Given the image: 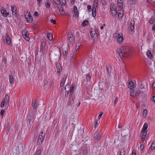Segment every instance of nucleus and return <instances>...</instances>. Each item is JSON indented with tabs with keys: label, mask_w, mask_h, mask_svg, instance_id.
Segmentation results:
<instances>
[{
	"label": "nucleus",
	"mask_w": 155,
	"mask_h": 155,
	"mask_svg": "<svg viewBox=\"0 0 155 155\" xmlns=\"http://www.w3.org/2000/svg\"><path fill=\"white\" fill-rule=\"evenodd\" d=\"M132 51V48L129 46H123L119 49L118 54L121 58H127L130 55Z\"/></svg>",
	"instance_id": "f257e3e1"
},
{
	"label": "nucleus",
	"mask_w": 155,
	"mask_h": 155,
	"mask_svg": "<svg viewBox=\"0 0 155 155\" xmlns=\"http://www.w3.org/2000/svg\"><path fill=\"white\" fill-rule=\"evenodd\" d=\"M148 127V124L147 123L145 122L143 127L140 131V137L142 139H145L147 137V129Z\"/></svg>",
	"instance_id": "f03ea898"
},
{
	"label": "nucleus",
	"mask_w": 155,
	"mask_h": 155,
	"mask_svg": "<svg viewBox=\"0 0 155 155\" xmlns=\"http://www.w3.org/2000/svg\"><path fill=\"white\" fill-rule=\"evenodd\" d=\"M45 137V134L42 132L39 135L37 141V143L39 145H41L43 142Z\"/></svg>",
	"instance_id": "7ed1b4c3"
},
{
	"label": "nucleus",
	"mask_w": 155,
	"mask_h": 155,
	"mask_svg": "<svg viewBox=\"0 0 155 155\" xmlns=\"http://www.w3.org/2000/svg\"><path fill=\"white\" fill-rule=\"evenodd\" d=\"M25 15L26 20L28 22L30 23L32 21V17L29 12H27Z\"/></svg>",
	"instance_id": "20e7f679"
},
{
	"label": "nucleus",
	"mask_w": 155,
	"mask_h": 155,
	"mask_svg": "<svg viewBox=\"0 0 155 155\" xmlns=\"http://www.w3.org/2000/svg\"><path fill=\"white\" fill-rule=\"evenodd\" d=\"M115 35H116V36H117V41L119 43H122L124 39L123 37V34L121 33L119 34L116 33H115Z\"/></svg>",
	"instance_id": "39448f33"
},
{
	"label": "nucleus",
	"mask_w": 155,
	"mask_h": 155,
	"mask_svg": "<svg viewBox=\"0 0 155 155\" xmlns=\"http://www.w3.org/2000/svg\"><path fill=\"white\" fill-rule=\"evenodd\" d=\"M151 59H145L144 60L146 65L150 69H151L152 68L153 66L152 63Z\"/></svg>",
	"instance_id": "423d86ee"
},
{
	"label": "nucleus",
	"mask_w": 155,
	"mask_h": 155,
	"mask_svg": "<svg viewBox=\"0 0 155 155\" xmlns=\"http://www.w3.org/2000/svg\"><path fill=\"white\" fill-rule=\"evenodd\" d=\"M90 35L91 37L92 38L94 39L96 37H97V35L96 29H91L90 31Z\"/></svg>",
	"instance_id": "0eeeda50"
},
{
	"label": "nucleus",
	"mask_w": 155,
	"mask_h": 155,
	"mask_svg": "<svg viewBox=\"0 0 155 155\" xmlns=\"http://www.w3.org/2000/svg\"><path fill=\"white\" fill-rule=\"evenodd\" d=\"M27 31L26 30H24L22 32V35L23 37L26 41H29L30 38L27 35Z\"/></svg>",
	"instance_id": "6e6552de"
},
{
	"label": "nucleus",
	"mask_w": 155,
	"mask_h": 155,
	"mask_svg": "<svg viewBox=\"0 0 155 155\" xmlns=\"http://www.w3.org/2000/svg\"><path fill=\"white\" fill-rule=\"evenodd\" d=\"M119 0H117V6L119 8V10L120 11H121L123 9V2L121 0H120V2H119Z\"/></svg>",
	"instance_id": "1a4fd4ad"
},
{
	"label": "nucleus",
	"mask_w": 155,
	"mask_h": 155,
	"mask_svg": "<svg viewBox=\"0 0 155 155\" xmlns=\"http://www.w3.org/2000/svg\"><path fill=\"white\" fill-rule=\"evenodd\" d=\"M95 140H99L101 137V134H99L98 131H96L94 134Z\"/></svg>",
	"instance_id": "9d476101"
},
{
	"label": "nucleus",
	"mask_w": 155,
	"mask_h": 155,
	"mask_svg": "<svg viewBox=\"0 0 155 155\" xmlns=\"http://www.w3.org/2000/svg\"><path fill=\"white\" fill-rule=\"evenodd\" d=\"M67 77L68 75L67 74H65L64 75V77L61 80V82L60 83L61 86L62 87L64 85Z\"/></svg>",
	"instance_id": "9b49d317"
},
{
	"label": "nucleus",
	"mask_w": 155,
	"mask_h": 155,
	"mask_svg": "<svg viewBox=\"0 0 155 155\" xmlns=\"http://www.w3.org/2000/svg\"><path fill=\"white\" fill-rule=\"evenodd\" d=\"M5 38L6 43L8 45H11V38L9 36L8 34V33H6V35Z\"/></svg>",
	"instance_id": "f8f14e48"
},
{
	"label": "nucleus",
	"mask_w": 155,
	"mask_h": 155,
	"mask_svg": "<svg viewBox=\"0 0 155 155\" xmlns=\"http://www.w3.org/2000/svg\"><path fill=\"white\" fill-rule=\"evenodd\" d=\"M1 11L2 15L5 17H7L9 15V13L7 12L5 8L3 7L1 8Z\"/></svg>",
	"instance_id": "ddd939ff"
},
{
	"label": "nucleus",
	"mask_w": 155,
	"mask_h": 155,
	"mask_svg": "<svg viewBox=\"0 0 155 155\" xmlns=\"http://www.w3.org/2000/svg\"><path fill=\"white\" fill-rule=\"evenodd\" d=\"M57 74L59 76L60 75V72L62 71V67L61 65L60 64H58L57 65Z\"/></svg>",
	"instance_id": "4468645a"
},
{
	"label": "nucleus",
	"mask_w": 155,
	"mask_h": 155,
	"mask_svg": "<svg viewBox=\"0 0 155 155\" xmlns=\"http://www.w3.org/2000/svg\"><path fill=\"white\" fill-rule=\"evenodd\" d=\"M135 24V21L134 20H131L130 22V28L131 31H134V25Z\"/></svg>",
	"instance_id": "2eb2a0df"
},
{
	"label": "nucleus",
	"mask_w": 155,
	"mask_h": 155,
	"mask_svg": "<svg viewBox=\"0 0 155 155\" xmlns=\"http://www.w3.org/2000/svg\"><path fill=\"white\" fill-rule=\"evenodd\" d=\"M68 37L69 42L71 43L73 42L74 39V35L72 34H69Z\"/></svg>",
	"instance_id": "dca6fc26"
},
{
	"label": "nucleus",
	"mask_w": 155,
	"mask_h": 155,
	"mask_svg": "<svg viewBox=\"0 0 155 155\" xmlns=\"http://www.w3.org/2000/svg\"><path fill=\"white\" fill-rule=\"evenodd\" d=\"M12 10V15H15V16H17V11L15 9L16 8L15 6L13 7V6L11 7Z\"/></svg>",
	"instance_id": "f3484780"
},
{
	"label": "nucleus",
	"mask_w": 155,
	"mask_h": 155,
	"mask_svg": "<svg viewBox=\"0 0 155 155\" xmlns=\"http://www.w3.org/2000/svg\"><path fill=\"white\" fill-rule=\"evenodd\" d=\"M9 76L10 83L12 85H13L14 82L13 76L12 74L9 75Z\"/></svg>",
	"instance_id": "a211bd4d"
},
{
	"label": "nucleus",
	"mask_w": 155,
	"mask_h": 155,
	"mask_svg": "<svg viewBox=\"0 0 155 155\" xmlns=\"http://www.w3.org/2000/svg\"><path fill=\"white\" fill-rule=\"evenodd\" d=\"M3 101L5 102L6 104H8L9 101V97L8 94H6L5 95Z\"/></svg>",
	"instance_id": "6ab92c4d"
},
{
	"label": "nucleus",
	"mask_w": 155,
	"mask_h": 155,
	"mask_svg": "<svg viewBox=\"0 0 155 155\" xmlns=\"http://www.w3.org/2000/svg\"><path fill=\"white\" fill-rule=\"evenodd\" d=\"M79 47L77 48L76 47L75 48V50H74L73 51H72L70 54V57L73 58L75 57L76 53L77 50L78 49Z\"/></svg>",
	"instance_id": "aec40b11"
},
{
	"label": "nucleus",
	"mask_w": 155,
	"mask_h": 155,
	"mask_svg": "<svg viewBox=\"0 0 155 155\" xmlns=\"http://www.w3.org/2000/svg\"><path fill=\"white\" fill-rule=\"evenodd\" d=\"M155 149V143L153 142L151 144L149 149V151L150 152H153Z\"/></svg>",
	"instance_id": "412c9836"
},
{
	"label": "nucleus",
	"mask_w": 155,
	"mask_h": 155,
	"mask_svg": "<svg viewBox=\"0 0 155 155\" xmlns=\"http://www.w3.org/2000/svg\"><path fill=\"white\" fill-rule=\"evenodd\" d=\"M128 87L129 89L134 88V83L130 81L128 83Z\"/></svg>",
	"instance_id": "4be33fe9"
},
{
	"label": "nucleus",
	"mask_w": 155,
	"mask_h": 155,
	"mask_svg": "<svg viewBox=\"0 0 155 155\" xmlns=\"http://www.w3.org/2000/svg\"><path fill=\"white\" fill-rule=\"evenodd\" d=\"M74 90V85L72 84V85L69 89V94L71 96H72V94Z\"/></svg>",
	"instance_id": "5701e85b"
},
{
	"label": "nucleus",
	"mask_w": 155,
	"mask_h": 155,
	"mask_svg": "<svg viewBox=\"0 0 155 155\" xmlns=\"http://www.w3.org/2000/svg\"><path fill=\"white\" fill-rule=\"evenodd\" d=\"M130 95L132 96H134L136 95V93L135 91L134 90V88L130 89Z\"/></svg>",
	"instance_id": "b1692460"
},
{
	"label": "nucleus",
	"mask_w": 155,
	"mask_h": 155,
	"mask_svg": "<svg viewBox=\"0 0 155 155\" xmlns=\"http://www.w3.org/2000/svg\"><path fill=\"white\" fill-rule=\"evenodd\" d=\"M58 9L59 12V13L58 14H61V15L63 14L64 11L63 10V8L61 6H60V7H58Z\"/></svg>",
	"instance_id": "393cba45"
},
{
	"label": "nucleus",
	"mask_w": 155,
	"mask_h": 155,
	"mask_svg": "<svg viewBox=\"0 0 155 155\" xmlns=\"http://www.w3.org/2000/svg\"><path fill=\"white\" fill-rule=\"evenodd\" d=\"M73 9L74 11L75 15L77 17L79 15V13L78 12V8L76 6H74L73 7Z\"/></svg>",
	"instance_id": "a878e982"
},
{
	"label": "nucleus",
	"mask_w": 155,
	"mask_h": 155,
	"mask_svg": "<svg viewBox=\"0 0 155 155\" xmlns=\"http://www.w3.org/2000/svg\"><path fill=\"white\" fill-rule=\"evenodd\" d=\"M147 55L149 58H152L153 57V55L150 50H148L147 52Z\"/></svg>",
	"instance_id": "bb28decb"
},
{
	"label": "nucleus",
	"mask_w": 155,
	"mask_h": 155,
	"mask_svg": "<svg viewBox=\"0 0 155 155\" xmlns=\"http://www.w3.org/2000/svg\"><path fill=\"white\" fill-rule=\"evenodd\" d=\"M32 106L33 109H37V104L35 101H32Z\"/></svg>",
	"instance_id": "cd10ccee"
},
{
	"label": "nucleus",
	"mask_w": 155,
	"mask_h": 155,
	"mask_svg": "<svg viewBox=\"0 0 155 155\" xmlns=\"http://www.w3.org/2000/svg\"><path fill=\"white\" fill-rule=\"evenodd\" d=\"M125 150L124 148H122L120 151L119 155H125Z\"/></svg>",
	"instance_id": "c85d7f7f"
},
{
	"label": "nucleus",
	"mask_w": 155,
	"mask_h": 155,
	"mask_svg": "<svg viewBox=\"0 0 155 155\" xmlns=\"http://www.w3.org/2000/svg\"><path fill=\"white\" fill-rule=\"evenodd\" d=\"M97 3L98 1L97 0H94V3H93V6L94 7L93 8H96L97 7Z\"/></svg>",
	"instance_id": "c756f323"
},
{
	"label": "nucleus",
	"mask_w": 155,
	"mask_h": 155,
	"mask_svg": "<svg viewBox=\"0 0 155 155\" xmlns=\"http://www.w3.org/2000/svg\"><path fill=\"white\" fill-rule=\"evenodd\" d=\"M110 8L111 11H114L116 9L115 5L113 4H110Z\"/></svg>",
	"instance_id": "7c9ffc66"
},
{
	"label": "nucleus",
	"mask_w": 155,
	"mask_h": 155,
	"mask_svg": "<svg viewBox=\"0 0 155 155\" xmlns=\"http://www.w3.org/2000/svg\"><path fill=\"white\" fill-rule=\"evenodd\" d=\"M96 8H93L92 15L94 17H95L96 16Z\"/></svg>",
	"instance_id": "2f4dec72"
},
{
	"label": "nucleus",
	"mask_w": 155,
	"mask_h": 155,
	"mask_svg": "<svg viewBox=\"0 0 155 155\" xmlns=\"http://www.w3.org/2000/svg\"><path fill=\"white\" fill-rule=\"evenodd\" d=\"M88 21L87 20H84L82 23V25L83 26H84L87 25L88 24Z\"/></svg>",
	"instance_id": "473e14b6"
},
{
	"label": "nucleus",
	"mask_w": 155,
	"mask_h": 155,
	"mask_svg": "<svg viewBox=\"0 0 155 155\" xmlns=\"http://www.w3.org/2000/svg\"><path fill=\"white\" fill-rule=\"evenodd\" d=\"M53 35L51 33H49L47 35V37L49 40H51L53 38Z\"/></svg>",
	"instance_id": "72a5a7b5"
},
{
	"label": "nucleus",
	"mask_w": 155,
	"mask_h": 155,
	"mask_svg": "<svg viewBox=\"0 0 155 155\" xmlns=\"http://www.w3.org/2000/svg\"><path fill=\"white\" fill-rule=\"evenodd\" d=\"M41 153V150L40 149H37L34 155H40Z\"/></svg>",
	"instance_id": "f704fd0d"
},
{
	"label": "nucleus",
	"mask_w": 155,
	"mask_h": 155,
	"mask_svg": "<svg viewBox=\"0 0 155 155\" xmlns=\"http://www.w3.org/2000/svg\"><path fill=\"white\" fill-rule=\"evenodd\" d=\"M147 109H144V110H143V116H144V117H146L147 115Z\"/></svg>",
	"instance_id": "c9c22d12"
},
{
	"label": "nucleus",
	"mask_w": 155,
	"mask_h": 155,
	"mask_svg": "<svg viewBox=\"0 0 155 155\" xmlns=\"http://www.w3.org/2000/svg\"><path fill=\"white\" fill-rule=\"evenodd\" d=\"M5 110L3 109H2L0 112V114L1 115L2 117H3L4 116V114L5 112Z\"/></svg>",
	"instance_id": "e433bc0d"
},
{
	"label": "nucleus",
	"mask_w": 155,
	"mask_h": 155,
	"mask_svg": "<svg viewBox=\"0 0 155 155\" xmlns=\"http://www.w3.org/2000/svg\"><path fill=\"white\" fill-rule=\"evenodd\" d=\"M111 11L112 12L113 15L114 16H116L117 14V9H116L114 11Z\"/></svg>",
	"instance_id": "4c0bfd02"
},
{
	"label": "nucleus",
	"mask_w": 155,
	"mask_h": 155,
	"mask_svg": "<svg viewBox=\"0 0 155 155\" xmlns=\"http://www.w3.org/2000/svg\"><path fill=\"white\" fill-rule=\"evenodd\" d=\"M91 78V76L88 74L86 77V80L87 81H89Z\"/></svg>",
	"instance_id": "58836bf2"
},
{
	"label": "nucleus",
	"mask_w": 155,
	"mask_h": 155,
	"mask_svg": "<svg viewBox=\"0 0 155 155\" xmlns=\"http://www.w3.org/2000/svg\"><path fill=\"white\" fill-rule=\"evenodd\" d=\"M121 12H119L118 13V16L119 17H122L123 15V14L124 13L123 12V10H122Z\"/></svg>",
	"instance_id": "ea45409f"
},
{
	"label": "nucleus",
	"mask_w": 155,
	"mask_h": 155,
	"mask_svg": "<svg viewBox=\"0 0 155 155\" xmlns=\"http://www.w3.org/2000/svg\"><path fill=\"white\" fill-rule=\"evenodd\" d=\"M46 6L47 8H49L50 6V3L49 2H47L45 3Z\"/></svg>",
	"instance_id": "a19ab883"
},
{
	"label": "nucleus",
	"mask_w": 155,
	"mask_h": 155,
	"mask_svg": "<svg viewBox=\"0 0 155 155\" xmlns=\"http://www.w3.org/2000/svg\"><path fill=\"white\" fill-rule=\"evenodd\" d=\"M118 102V97H115V100L114 102V104L115 105Z\"/></svg>",
	"instance_id": "79ce46f5"
},
{
	"label": "nucleus",
	"mask_w": 155,
	"mask_h": 155,
	"mask_svg": "<svg viewBox=\"0 0 155 155\" xmlns=\"http://www.w3.org/2000/svg\"><path fill=\"white\" fill-rule=\"evenodd\" d=\"M5 102L2 101V102L1 104V107L2 108H3L4 107L5 105Z\"/></svg>",
	"instance_id": "37998d69"
},
{
	"label": "nucleus",
	"mask_w": 155,
	"mask_h": 155,
	"mask_svg": "<svg viewBox=\"0 0 155 155\" xmlns=\"http://www.w3.org/2000/svg\"><path fill=\"white\" fill-rule=\"evenodd\" d=\"M154 20L153 18H151L149 20V23L153 24L154 23Z\"/></svg>",
	"instance_id": "c03bdc74"
},
{
	"label": "nucleus",
	"mask_w": 155,
	"mask_h": 155,
	"mask_svg": "<svg viewBox=\"0 0 155 155\" xmlns=\"http://www.w3.org/2000/svg\"><path fill=\"white\" fill-rule=\"evenodd\" d=\"M144 147V145L143 144H141L140 145V148L141 151H142Z\"/></svg>",
	"instance_id": "a18cd8bd"
},
{
	"label": "nucleus",
	"mask_w": 155,
	"mask_h": 155,
	"mask_svg": "<svg viewBox=\"0 0 155 155\" xmlns=\"http://www.w3.org/2000/svg\"><path fill=\"white\" fill-rule=\"evenodd\" d=\"M54 3L57 4H58L60 2V0H53Z\"/></svg>",
	"instance_id": "49530a36"
},
{
	"label": "nucleus",
	"mask_w": 155,
	"mask_h": 155,
	"mask_svg": "<svg viewBox=\"0 0 155 155\" xmlns=\"http://www.w3.org/2000/svg\"><path fill=\"white\" fill-rule=\"evenodd\" d=\"M70 87V86L69 84H67L65 87V91H67V88H68L69 87Z\"/></svg>",
	"instance_id": "de8ad7c7"
},
{
	"label": "nucleus",
	"mask_w": 155,
	"mask_h": 155,
	"mask_svg": "<svg viewBox=\"0 0 155 155\" xmlns=\"http://www.w3.org/2000/svg\"><path fill=\"white\" fill-rule=\"evenodd\" d=\"M67 51L65 50L64 51V52L63 53V55L64 57H66L67 55Z\"/></svg>",
	"instance_id": "09e8293b"
},
{
	"label": "nucleus",
	"mask_w": 155,
	"mask_h": 155,
	"mask_svg": "<svg viewBox=\"0 0 155 155\" xmlns=\"http://www.w3.org/2000/svg\"><path fill=\"white\" fill-rule=\"evenodd\" d=\"M51 22L54 24H55L56 23V21L55 20L51 19Z\"/></svg>",
	"instance_id": "8fccbe9b"
},
{
	"label": "nucleus",
	"mask_w": 155,
	"mask_h": 155,
	"mask_svg": "<svg viewBox=\"0 0 155 155\" xmlns=\"http://www.w3.org/2000/svg\"><path fill=\"white\" fill-rule=\"evenodd\" d=\"M152 30L153 31L155 32V23L152 26Z\"/></svg>",
	"instance_id": "3c124183"
},
{
	"label": "nucleus",
	"mask_w": 155,
	"mask_h": 155,
	"mask_svg": "<svg viewBox=\"0 0 155 155\" xmlns=\"http://www.w3.org/2000/svg\"><path fill=\"white\" fill-rule=\"evenodd\" d=\"M34 15H35V16H38V15H39L38 12H35L34 13Z\"/></svg>",
	"instance_id": "603ef678"
},
{
	"label": "nucleus",
	"mask_w": 155,
	"mask_h": 155,
	"mask_svg": "<svg viewBox=\"0 0 155 155\" xmlns=\"http://www.w3.org/2000/svg\"><path fill=\"white\" fill-rule=\"evenodd\" d=\"M103 113L102 112H101L99 115V116H98V117H99V118H100L101 117V116H102V115H103Z\"/></svg>",
	"instance_id": "864d4df0"
},
{
	"label": "nucleus",
	"mask_w": 155,
	"mask_h": 155,
	"mask_svg": "<svg viewBox=\"0 0 155 155\" xmlns=\"http://www.w3.org/2000/svg\"><path fill=\"white\" fill-rule=\"evenodd\" d=\"M132 155H136L135 151H134V150L133 151Z\"/></svg>",
	"instance_id": "5fc2aeb1"
},
{
	"label": "nucleus",
	"mask_w": 155,
	"mask_h": 155,
	"mask_svg": "<svg viewBox=\"0 0 155 155\" xmlns=\"http://www.w3.org/2000/svg\"><path fill=\"white\" fill-rule=\"evenodd\" d=\"M87 8L88 10H90L91 9V6L90 5H88L87 6Z\"/></svg>",
	"instance_id": "6e6d98bb"
},
{
	"label": "nucleus",
	"mask_w": 155,
	"mask_h": 155,
	"mask_svg": "<svg viewBox=\"0 0 155 155\" xmlns=\"http://www.w3.org/2000/svg\"><path fill=\"white\" fill-rule=\"evenodd\" d=\"M97 122H98L97 120H96L95 121V127H96V125H97Z\"/></svg>",
	"instance_id": "4d7b16f0"
},
{
	"label": "nucleus",
	"mask_w": 155,
	"mask_h": 155,
	"mask_svg": "<svg viewBox=\"0 0 155 155\" xmlns=\"http://www.w3.org/2000/svg\"><path fill=\"white\" fill-rule=\"evenodd\" d=\"M153 100L154 103L155 104V96H153Z\"/></svg>",
	"instance_id": "13d9d810"
},
{
	"label": "nucleus",
	"mask_w": 155,
	"mask_h": 155,
	"mask_svg": "<svg viewBox=\"0 0 155 155\" xmlns=\"http://www.w3.org/2000/svg\"><path fill=\"white\" fill-rule=\"evenodd\" d=\"M152 87L153 88L155 87V83H153Z\"/></svg>",
	"instance_id": "bf43d9fd"
},
{
	"label": "nucleus",
	"mask_w": 155,
	"mask_h": 155,
	"mask_svg": "<svg viewBox=\"0 0 155 155\" xmlns=\"http://www.w3.org/2000/svg\"><path fill=\"white\" fill-rule=\"evenodd\" d=\"M71 2L72 4H74V0H71Z\"/></svg>",
	"instance_id": "052dcab7"
},
{
	"label": "nucleus",
	"mask_w": 155,
	"mask_h": 155,
	"mask_svg": "<svg viewBox=\"0 0 155 155\" xmlns=\"http://www.w3.org/2000/svg\"><path fill=\"white\" fill-rule=\"evenodd\" d=\"M37 2H38V3L40 4L41 2V0H37Z\"/></svg>",
	"instance_id": "680f3d73"
},
{
	"label": "nucleus",
	"mask_w": 155,
	"mask_h": 155,
	"mask_svg": "<svg viewBox=\"0 0 155 155\" xmlns=\"http://www.w3.org/2000/svg\"><path fill=\"white\" fill-rule=\"evenodd\" d=\"M63 5H65V3H66V1L65 0H64V1H63Z\"/></svg>",
	"instance_id": "e2e57ef3"
},
{
	"label": "nucleus",
	"mask_w": 155,
	"mask_h": 155,
	"mask_svg": "<svg viewBox=\"0 0 155 155\" xmlns=\"http://www.w3.org/2000/svg\"><path fill=\"white\" fill-rule=\"evenodd\" d=\"M118 127L119 128H120L121 127V125L120 124L119 125H118Z\"/></svg>",
	"instance_id": "0e129e2a"
},
{
	"label": "nucleus",
	"mask_w": 155,
	"mask_h": 155,
	"mask_svg": "<svg viewBox=\"0 0 155 155\" xmlns=\"http://www.w3.org/2000/svg\"><path fill=\"white\" fill-rule=\"evenodd\" d=\"M100 28H101V30L103 29L104 28L103 26H101Z\"/></svg>",
	"instance_id": "69168bd1"
},
{
	"label": "nucleus",
	"mask_w": 155,
	"mask_h": 155,
	"mask_svg": "<svg viewBox=\"0 0 155 155\" xmlns=\"http://www.w3.org/2000/svg\"><path fill=\"white\" fill-rule=\"evenodd\" d=\"M80 103H79V104H78V106H79L80 105Z\"/></svg>",
	"instance_id": "338daca9"
},
{
	"label": "nucleus",
	"mask_w": 155,
	"mask_h": 155,
	"mask_svg": "<svg viewBox=\"0 0 155 155\" xmlns=\"http://www.w3.org/2000/svg\"><path fill=\"white\" fill-rule=\"evenodd\" d=\"M59 54H60H60H61V53L60 52H59Z\"/></svg>",
	"instance_id": "774afa93"
}]
</instances>
